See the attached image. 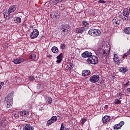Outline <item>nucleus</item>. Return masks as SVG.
<instances>
[{
  "instance_id": "37",
  "label": "nucleus",
  "mask_w": 130,
  "mask_h": 130,
  "mask_svg": "<svg viewBox=\"0 0 130 130\" xmlns=\"http://www.w3.org/2000/svg\"><path fill=\"white\" fill-rule=\"evenodd\" d=\"M67 67L68 68V70L69 71H71V70H72V69H73V66H72V65L71 64H69V65H67Z\"/></svg>"
},
{
  "instance_id": "24",
  "label": "nucleus",
  "mask_w": 130,
  "mask_h": 130,
  "mask_svg": "<svg viewBox=\"0 0 130 130\" xmlns=\"http://www.w3.org/2000/svg\"><path fill=\"white\" fill-rule=\"evenodd\" d=\"M51 51L53 52V53H58V48L54 46L51 48Z\"/></svg>"
},
{
  "instance_id": "22",
  "label": "nucleus",
  "mask_w": 130,
  "mask_h": 130,
  "mask_svg": "<svg viewBox=\"0 0 130 130\" xmlns=\"http://www.w3.org/2000/svg\"><path fill=\"white\" fill-rule=\"evenodd\" d=\"M14 21L15 23H16V24H20V23L22 22V20L21 19V18L19 17H15Z\"/></svg>"
},
{
  "instance_id": "49",
  "label": "nucleus",
  "mask_w": 130,
  "mask_h": 130,
  "mask_svg": "<svg viewBox=\"0 0 130 130\" xmlns=\"http://www.w3.org/2000/svg\"><path fill=\"white\" fill-rule=\"evenodd\" d=\"M1 89H2L1 88H0V90H1Z\"/></svg>"
},
{
  "instance_id": "43",
  "label": "nucleus",
  "mask_w": 130,
  "mask_h": 130,
  "mask_svg": "<svg viewBox=\"0 0 130 130\" xmlns=\"http://www.w3.org/2000/svg\"><path fill=\"white\" fill-rule=\"evenodd\" d=\"M41 85H40V84H38L37 85V88L38 90H39V89H40V87H41Z\"/></svg>"
},
{
  "instance_id": "1",
  "label": "nucleus",
  "mask_w": 130,
  "mask_h": 130,
  "mask_svg": "<svg viewBox=\"0 0 130 130\" xmlns=\"http://www.w3.org/2000/svg\"><path fill=\"white\" fill-rule=\"evenodd\" d=\"M100 49L99 50V53L102 57H105L109 55L110 52V45L107 41L103 42L100 45Z\"/></svg>"
},
{
  "instance_id": "5",
  "label": "nucleus",
  "mask_w": 130,
  "mask_h": 130,
  "mask_svg": "<svg viewBox=\"0 0 130 130\" xmlns=\"http://www.w3.org/2000/svg\"><path fill=\"white\" fill-rule=\"evenodd\" d=\"M100 79V77H99V75H92L91 77L89 78V82H91V83H97L98 81H99Z\"/></svg>"
},
{
  "instance_id": "20",
  "label": "nucleus",
  "mask_w": 130,
  "mask_h": 130,
  "mask_svg": "<svg viewBox=\"0 0 130 130\" xmlns=\"http://www.w3.org/2000/svg\"><path fill=\"white\" fill-rule=\"evenodd\" d=\"M24 130H34V127L30 124H26L24 128Z\"/></svg>"
},
{
  "instance_id": "12",
  "label": "nucleus",
  "mask_w": 130,
  "mask_h": 130,
  "mask_svg": "<svg viewBox=\"0 0 130 130\" xmlns=\"http://www.w3.org/2000/svg\"><path fill=\"white\" fill-rule=\"evenodd\" d=\"M110 116H109L106 115L102 118L103 123L106 124L107 123V122L110 121Z\"/></svg>"
},
{
  "instance_id": "16",
  "label": "nucleus",
  "mask_w": 130,
  "mask_h": 130,
  "mask_svg": "<svg viewBox=\"0 0 130 130\" xmlns=\"http://www.w3.org/2000/svg\"><path fill=\"white\" fill-rule=\"evenodd\" d=\"M123 16L124 17H128L129 16V12H128V9L124 8L123 10Z\"/></svg>"
},
{
  "instance_id": "27",
  "label": "nucleus",
  "mask_w": 130,
  "mask_h": 130,
  "mask_svg": "<svg viewBox=\"0 0 130 130\" xmlns=\"http://www.w3.org/2000/svg\"><path fill=\"white\" fill-rule=\"evenodd\" d=\"M50 119L54 123V122L57 120V117L56 116H53Z\"/></svg>"
},
{
  "instance_id": "3",
  "label": "nucleus",
  "mask_w": 130,
  "mask_h": 130,
  "mask_svg": "<svg viewBox=\"0 0 130 130\" xmlns=\"http://www.w3.org/2000/svg\"><path fill=\"white\" fill-rule=\"evenodd\" d=\"M14 93H12L8 95L7 98L6 99V106L8 108L9 107H12L13 105V94Z\"/></svg>"
},
{
  "instance_id": "15",
  "label": "nucleus",
  "mask_w": 130,
  "mask_h": 130,
  "mask_svg": "<svg viewBox=\"0 0 130 130\" xmlns=\"http://www.w3.org/2000/svg\"><path fill=\"white\" fill-rule=\"evenodd\" d=\"M62 53H60L59 55H58L56 57L57 58V60H56V62L57 63H60V62H61V61H62Z\"/></svg>"
},
{
  "instance_id": "10",
  "label": "nucleus",
  "mask_w": 130,
  "mask_h": 130,
  "mask_svg": "<svg viewBox=\"0 0 130 130\" xmlns=\"http://www.w3.org/2000/svg\"><path fill=\"white\" fill-rule=\"evenodd\" d=\"M82 26H83L82 28H84L85 31L89 29V22L86 20H83L81 23Z\"/></svg>"
},
{
  "instance_id": "25",
  "label": "nucleus",
  "mask_w": 130,
  "mask_h": 130,
  "mask_svg": "<svg viewBox=\"0 0 130 130\" xmlns=\"http://www.w3.org/2000/svg\"><path fill=\"white\" fill-rule=\"evenodd\" d=\"M124 32L125 34L129 35L130 34V27H126L124 29Z\"/></svg>"
},
{
  "instance_id": "40",
  "label": "nucleus",
  "mask_w": 130,
  "mask_h": 130,
  "mask_svg": "<svg viewBox=\"0 0 130 130\" xmlns=\"http://www.w3.org/2000/svg\"><path fill=\"white\" fill-rule=\"evenodd\" d=\"M129 81L128 80H126V83L124 82V85L125 86H128V83H129Z\"/></svg>"
},
{
  "instance_id": "48",
  "label": "nucleus",
  "mask_w": 130,
  "mask_h": 130,
  "mask_svg": "<svg viewBox=\"0 0 130 130\" xmlns=\"http://www.w3.org/2000/svg\"><path fill=\"white\" fill-rule=\"evenodd\" d=\"M124 20H125V21H127V18H125L124 19Z\"/></svg>"
},
{
  "instance_id": "8",
  "label": "nucleus",
  "mask_w": 130,
  "mask_h": 130,
  "mask_svg": "<svg viewBox=\"0 0 130 130\" xmlns=\"http://www.w3.org/2000/svg\"><path fill=\"white\" fill-rule=\"evenodd\" d=\"M92 54H92V53L90 52L85 51L82 53L81 56L82 57H84V58H86L87 57H88V58H90V57H91Z\"/></svg>"
},
{
  "instance_id": "44",
  "label": "nucleus",
  "mask_w": 130,
  "mask_h": 130,
  "mask_svg": "<svg viewBox=\"0 0 130 130\" xmlns=\"http://www.w3.org/2000/svg\"><path fill=\"white\" fill-rule=\"evenodd\" d=\"M14 117H15L16 118H17L18 117V114H14Z\"/></svg>"
},
{
  "instance_id": "17",
  "label": "nucleus",
  "mask_w": 130,
  "mask_h": 130,
  "mask_svg": "<svg viewBox=\"0 0 130 130\" xmlns=\"http://www.w3.org/2000/svg\"><path fill=\"white\" fill-rule=\"evenodd\" d=\"M90 75H91L90 70H84L82 72V76L83 77H88V76H90Z\"/></svg>"
},
{
  "instance_id": "4",
  "label": "nucleus",
  "mask_w": 130,
  "mask_h": 130,
  "mask_svg": "<svg viewBox=\"0 0 130 130\" xmlns=\"http://www.w3.org/2000/svg\"><path fill=\"white\" fill-rule=\"evenodd\" d=\"M98 57L95 55H92L91 57L88 58L86 60L87 63H91L92 64H97L98 63Z\"/></svg>"
},
{
  "instance_id": "30",
  "label": "nucleus",
  "mask_w": 130,
  "mask_h": 130,
  "mask_svg": "<svg viewBox=\"0 0 130 130\" xmlns=\"http://www.w3.org/2000/svg\"><path fill=\"white\" fill-rule=\"evenodd\" d=\"M85 122H86V118H82L80 120V124H82V125H83V124H84Z\"/></svg>"
},
{
  "instance_id": "21",
  "label": "nucleus",
  "mask_w": 130,
  "mask_h": 130,
  "mask_svg": "<svg viewBox=\"0 0 130 130\" xmlns=\"http://www.w3.org/2000/svg\"><path fill=\"white\" fill-rule=\"evenodd\" d=\"M127 71H128L127 67H122L119 69V72L123 73V74H125Z\"/></svg>"
},
{
  "instance_id": "29",
  "label": "nucleus",
  "mask_w": 130,
  "mask_h": 130,
  "mask_svg": "<svg viewBox=\"0 0 130 130\" xmlns=\"http://www.w3.org/2000/svg\"><path fill=\"white\" fill-rule=\"evenodd\" d=\"M50 17L52 19H56V16H55L54 12L51 13Z\"/></svg>"
},
{
  "instance_id": "34",
  "label": "nucleus",
  "mask_w": 130,
  "mask_h": 130,
  "mask_svg": "<svg viewBox=\"0 0 130 130\" xmlns=\"http://www.w3.org/2000/svg\"><path fill=\"white\" fill-rule=\"evenodd\" d=\"M60 47L61 49H66V45L64 44H62L60 45Z\"/></svg>"
},
{
  "instance_id": "38",
  "label": "nucleus",
  "mask_w": 130,
  "mask_h": 130,
  "mask_svg": "<svg viewBox=\"0 0 130 130\" xmlns=\"http://www.w3.org/2000/svg\"><path fill=\"white\" fill-rule=\"evenodd\" d=\"M99 3H100V4H106V1H104L103 0H99Z\"/></svg>"
},
{
  "instance_id": "32",
  "label": "nucleus",
  "mask_w": 130,
  "mask_h": 130,
  "mask_svg": "<svg viewBox=\"0 0 130 130\" xmlns=\"http://www.w3.org/2000/svg\"><path fill=\"white\" fill-rule=\"evenodd\" d=\"M47 101L49 104H51V103H52V98L51 97H48Z\"/></svg>"
},
{
  "instance_id": "45",
  "label": "nucleus",
  "mask_w": 130,
  "mask_h": 130,
  "mask_svg": "<svg viewBox=\"0 0 130 130\" xmlns=\"http://www.w3.org/2000/svg\"><path fill=\"white\" fill-rule=\"evenodd\" d=\"M104 108L105 109H108V106L107 105H105Z\"/></svg>"
},
{
  "instance_id": "23",
  "label": "nucleus",
  "mask_w": 130,
  "mask_h": 130,
  "mask_svg": "<svg viewBox=\"0 0 130 130\" xmlns=\"http://www.w3.org/2000/svg\"><path fill=\"white\" fill-rule=\"evenodd\" d=\"M62 0H52L51 2V5L53 6H55V5H57L58 3H61Z\"/></svg>"
},
{
  "instance_id": "26",
  "label": "nucleus",
  "mask_w": 130,
  "mask_h": 130,
  "mask_svg": "<svg viewBox=\"0 0 130 130\" xmlns=\"http://www.w3.org/2000/svg\"><path fill=\"white\" fill-rule=\"evenodd\" d=\"M29 59H31V60H35V59H36V55L35 54H31L29 56Z\"/></svg>"
},
{
  "instance_id": "9",
  "label": "nucleus",
  "mask_w": 130,
  "mask_h": 130,
  "mask_svg": "<svg viewBox=\"0 0 130 130\" xmlns=\"http://www.w3.org/2000/svg\"><path fill=\"white\" fill-rule=\"evenodd\" d=\"M85 31H86L85 28L82 27L76 28L74 32L75 33H77V34H82L83 32H85Z\"/></svg>"
},
{
  "instance_id": "28",
  "label": "nucleus",
  "mask_w": 130,
  "mask_h": 130,
  "mask_svg": "<svg viewBox=\"0 0 130 130\" xmlns=\"http://www.w3.org/2000/svg\"><path fill=\"white\" fill-rule=\"evenodd\" d=\"M52 123H54L52 120H50V119L48 120V121L47 122V123H46V125L47 126H49V125H51V124H52Z\"/></svg>"
},
{
  "instance_id": "6",
  "label": "nucleus",
  "mask_w": 130,
  "mask_h": 130,
  "mask_svg": "<svg viewBox=\"0 0 130 130\" xmlns=\"http://www.w3.org/2000/svg\"><path fill=\"white\" fill-rule=\"evenodd\" d=\"M39 35V31L37 29H34L30 34V37L31 39H35V38H37Z\"/></svg>"
},
{
  "instance_id": "35",
  "label": "nucleus",
  "mask_w": 130,
  "mask_h": 130,
  "mask_svg": "<svg viewBox=\"0 0 130 130\" xmlns=\"http://www.w3.org/2000/svg\"><path fill=\"white\" fill-rule=\"evenodd\" d=\"M54 13L55 14V16H56V17L57 16H59V11H54Z\"/></svg>"
},
{
  "instance_id": "33",
  "label": "nucleus",
  "mask_w": 130,
  "mask_h": 130,
  "mask_svg": "<svg viewBox=\"0 0 130 130\" xmlns=\"http://www.w3.org/2000/svg\"><path fill=\"white\" fill-rule=\"evenodd\" d=\"M60 130H64V123L62 122L61 123Z\"/></svg>"
},
{
  "instance_id": "11",
  "label": "nucleus",
  "mask_w": 130,
  "mask_h": 130,
  "mask_svg": "<svg viewBox=\"0 0 130 130\" xmlns=\"http://www.w3.org/2000/svg\"><path fill=\"white\" fill-rule=\"evenodd\" d=\"M16 9H17V6L16 5L10 6L8 9L9 15H10V14H12V13H14V12L16 11Z\"/></svg>"
},
{
  "instance_id": "2",
  "label": "nucleus",
  "mask_w": 130,
  "mask_h": 130,
  "mask_svg": "<svg viewBox=\"0 0 130 130\" xmlns=\"http://www.w3.org/2000/svg\"><path fill=\"white\" fill-rule=\"evenodd\" d=\"M88 34L93 37H97V36H100L101 31L99 29L91 28L89 30Z\"/></svg>"
},
{
  "instance_id": "31",
  "label": "nucleus",
  "mask_w": 130,
  "mask_h": 130,
  "mask_svg": "<svg viewBox=\"0 0 130 130\" xmlns=\"http://www.w3.org/2000/svg\"><path fill=\"white\" fill-rule=\"evenodd\" d=\"M115 104H120L121 103V101L117 99H116L115 100Z\"/></svg>"
},
{
  "instance_id": "19",
  "label": "nucleus",
  "mask_w": 130,
  "mask_h": 130,
  "mask_svg": "<svg viewBox=\"0 0 130 130\" xmlns=\"http://www.w3.org/2000/svg\"><path fill=\"white\" fill-rule=\"evenodd\" d=\"M24 60V59L23 58H19L18 59H14L13 62H14V63H15V64H20V63H21V62H22V61Z\"/></svg>"
},
{
  "instance_id": "42",
  "label": "nucleus",
  "mask_w": 130,
  "mask_h": 130,
  "mask_svg": "<svg viewBox=\"0 0 130 130\" xmlns=\"http://www.w3.org/2000/svg\"><path fill=\"white\" fill-rule=\"evenodd\" d=\"M118 96L119 97H123V94H122V93L121 92H119L118 93Z\"/></svg>"
},
{
  "instance_id": "39",
  "label": "nucleus",
  "mask_w": 130,
  "mask_h": 130,
  "mask_svg": "<svg viewBox=\"0 0 130 130\" xmlns=\"http://www.w3.org/2000/svg\"><path fill=\"white\" fill-rule=\"evenodd\" d=\"M33 80H34V77L31 76L29 77V81H33Z\"/></svg>"
},
{
  "instance_id": "13",
  "label": "nucleus",
  "mask_w": 130,
  "mask_h": 130,
  "mask_svg": "<svg viewBox=\"0 0 130 130\" xmlns=\"http://www.w3.org/2000/svg\"><path fill=\"white\" fill-rule=\"evenodd\" d=\"M124 124V122L123 121H121L118 124H116L114 126V128L115 129H120L121 128V126Z\"/></svg>"
},
{
  "instance_id": "18",
  "label": "nucleus",
  "mask_w": 130,
  "mask_h": 130,
  "mask_svg": "<svg viewBox=\"0 0 130 130\" xmlns=\"http://www.w3.org/2000/svg\"><path fill=\"white\" fill-rule=\"evenodd\" d=\"M29 115V112L27 111H21L20 112V115L21 116H24V117H26Z\"/></svg>"
},
{
  "instance_id": "14",
  "label": "nucleus",
  "mask_w": 130,
  "mask_h": 130,
  "mask_svg": "<svg viewBox=\"0 0 130 130\" xmlns=\"http://www.w3.org/2000/svg\"><path fill=\"white\" fill-rule=\"evenodd\" d=\"M113 24L115 25V26H118L119 25V23L120 22V20L117 17H115L112 20Z\"/></svg>"
},
{
  "instance_id": "47",
  "label": "nucleus",
  "mask_w": 130,
  "mask_h": 130,
  "mask_svg": "<svg viewBox=\"0 0 130 130\" xmlns=\"http://www.w3.org/2000/svg\"><path fill=\"white\" fill-rule=\"evenodd\" d=\"M6 14H8V11H6L4 13V16H5V15Z\"/></svg>"
},
{
  "instance_id": "7",
  "label": "nucleus",
  "mask_w": 130,
  "mask_h": 130,
  "mask_svg": "<svg viewBox=\"0 0 130 130\" xmlns=\"http://www.w3.org/2000/svg\"><path fill=\"white\" fill-rule=\"evenodd\" d=\"M61 30L62 32H68L70 31V26L68 24H63L62 25Z\"/></svg>"
},
{
  "instance_id": "46",
  "label": "nucleus",
  "mask_w": 130,
  "mask_h": 130,
  "mask_svg": "<svg viewBox=\"0 0 130 130\" xmlns=\"http://www.w3.org/2000/svg\"><path fill=\"white\" fill-rule=\"evenodd\" d=\"M127 92H129L130 93V88L127 89Z\"/></svg>"
},
{
  "instance_id": "41",
  "label": "nucleus",
  "mask_w": 130,
  "mask_h": 130,
  "mask_svg": "<svg viewBox=\"0 0 130 130\" xmlns=\"http://www.w3.org/2000/svg\"><path fill=\"white\" fill-rule=\"evenodd\" d=\"M5 84V83H4V82H1L0 83V88L2 89L3 86H4V84Z\"/></svg>"
},
{
  "instance_id": "36",
  "label": "nucleus",
  "mask_w": 130,
  "mask_h": 130,
  "mask_svg": "<svg viewBox=\"0 0 130 130\" xmlns=\"http://www.w3.org/2000/svg\"><path fill=\"white\" fill-rule=\"evenodd\" d=\"M1 125L5 127V126H6V121L3 120L2 121Z\"/></svg>"
}]
</instances>
